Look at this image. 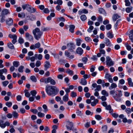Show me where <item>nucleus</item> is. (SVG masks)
I'll list each match as a JSON object with an SVG mask.
<instances>
[{
    "mask_svg": "<svg viewBox=\"0 0 133 133\" xmlns=\"http://www.w3.org/2000/svg\"><path fill=\"white\" fill-rule=\"evenodd\" d=\"M66 72L68 73L70 75L72 76L74 74V72L72 70H71L69 69H67L66 70Z\"/></svg>",
    "mask_w": 133,
    "mask_h": 133,
    "instance_id": "obj_23",
    "label": "nucleus"
},
{
    "mask_svg": "<svg viewBox=\"0 0 133 133\" xmlns=\"http://www.w3.org/2000/svg\"><path fill=\"white\" fill-rule=\"evenodd\" d=\"M63 99L65 102H66L69 100V94H65L63 97Z\"/></svg>",
    "mask_w": 133,
    "mask_h": 133,
    "instance_id": "obj_19",
    "label": "nucleus"
},
{
    "mask_svg": "<svg viewBox=\"0 0 133 133\" xmlns=\"http://www.w3.org/2000/svg\"><path fill=\"white\" fill-rule=\"evenodd\" d=\"M92 86L94 88H96L95 89V91H99L101 90V87L100 85H97L96 83H94L92 84Z\"/></svg>",
    "mask_w": 133,
    "mask_h": 133,
    "instance_id": "obj_8",
    "label": "nucleus"
},
{
    "mask_svg": "<svg viewBox=\"0 0 133 133\" xmlns=\"http://www.w3.org/2000/svg\"><path fill=\"white\" fill-rule=\"evenodd\" d=\"M9 37L10 38L13 39H17V36L16 35H12L10 34L9 35Z\"/></svg>",
    "mask_w": 133,
    "mask_h": 133,
    "instance_id": "obj_35",
    "label": "nucleus"
},
{
    "mask_svg": "<svg viewBox=\"0 0 133 133\" xmlns=\"http://www.w3.org/2000/svg\"><path fill=\"white\" fill-rule=\"evenodd\" d=\"M40 46V43L39 42H38L37 43L35 44V45H31L30 47V48L31 49V50H35L36 48H39Z\"/></svg>",
    "mask_w": 133,
    "mask_h": 133,
    "instance_id": "obj_7",
    "label": "nucleus"
},
{
    "mask_svg": "<svg viewBox=\"0 0 133 133\" xmlns=\"http://www.w3.org/2000/svg\"><path fill=\"white\" fill-rule=\"evenodd\" d=\"M0 21L1 22L3 23L4 22L5 20V17L4 15H2L0 14Z\"/></svg>",
    "mask_w": 133,
    "mask_h": 133,
    "instance_id": "obj_18",
    "label": "nucleus"
},
{
    "mask_svg": "<svg viewBox=\"0 0 133 133\" xmlns=\"http://www.w3.org/2000/svg\"><path fill=\"white\" fill-rule=\"evenodd\" d=\"M30 93L32 96L35 97L37 94V92L36 90H34L31 91L30 92Z\"/></svg>",
    "mask_w": 133,
    "mask_h": 133,
    "instance_id": "obj_53",
    "label": "nucleus"
},
{
    "mask_svg": "<svg viewBox=\"0 0 133 133\" xmlns=\"http://www.w3.org/2000/svg\"><path fill=\"white\" fill-rule=\"evenodd\" d=\"M66 127L67 129L70 130H72V128L73 127V123L72 122H70L69 121H66Z\"/></svg>",
    "mask_w": 133,
    "mask_h": 133,
    "instance_id": "obj_5",
    "label": "nucleus"
},
{
    "mask_svg": "<svg viewBox=\"0 0 133 133\" xmlns=\"http://www.w3.org/2000/svg\"><path fill=\"white\" fill-rule=\"evenodd\" d=\"M14 126L12 125H10V129L9 131L10 133H12L14 132H15V130L14 128Z\"/></svg>",
    "mask_w": 133,
    "mask_h": 133,
    "instance_id": "obj_34",
    "label": "nucleus"
},
{
    "mask_svg": "<svg viewBox=\"0 0 133 133\" xmlns=\"http://www.w3.org/2000/svg\"><path fill=\"white\" fill-rule=\"evenodd\" d=\"M94 28V27L92 25L90 26L89 28L87 29L89 33L91 32Z\"/></svg>",
    "mask_w": 133,
    "mask_h": 133,
    "instance_id": "obj_46",
    "label": "nucleus"
},
{
    "mask_svg": "<svg viewBox=\"0 0 133 133\" xmlns=\"http://www.w3.org/2000/svg\"><path fill=\"white\" fill-rule=\"evenodd\" d=\"M75 28V26L74 25H70L69 26V30L70 31L73 33L74 32V30Z\"/></svg>",
    "mask_w": 133,
    "mask_h": 133,
    "instance_id": "obj_24",
    "label": "nucleus"
},
{
    "mask_svg": "<svg viewBox=\"0 0 133 133\" xmlns=\"http://www.w3.org/2000/svg\"><path fill=\"white\" fill-rule=\"evenodd\" d=\"M50 83L52 85H55L56 84V82L55 80L52 79L51 78L50 81Z\"/></svg>",
    "mask_w": 133,
    "mask_h": 133,
    "instance_id": "obj_60",
    "label": "nucleus"
},
{
    "mask_svg": "<svg viewBox=\"0 0 133 133\" xmlns=\"http://www.w3.org/2000/svg\"><path fill=\"white\" fill-rule=\"evenodd\" d=\"M88 60V59L87 57H84L82 59V61L84 63V64H85L86 63L87 61Z\"/></svg>",
    "mask_w": 133,
    "mask_h": 133,
    "instance_id": "obj_49",
    "label": "nucleus"
},
{
    "mask_svg": "<svg viewBox=\"0 0 133 133\" xmlns=\"http://www.w3.org/2000/svg\"><path fill=\"white\" fill-rule=\"evenodd\" d=\"M32 32L35 39L37 40L40 38L43 34L40 29L38 28H36L33 30Z\"/></svg>",
    "mask_w": 133,
    "mask_h": 133,
    "instance_id": "obj_2",
    "label": "nucleus"
},
{
    "mask_svg": "<svg viewBox=\"0 0 133 133\" xmlns=\"http://www.w3.org/2000/svg\"><path fill=\"white\" fill-rule=\"evenodd\" d=\"M7 45L8 47L10 49H14V45L11 42L8 43Z\"/></svg>",
    "mask_w": 133,
    "mask_h": 133,
    "instance_id": "obj_29",
    "label": "nucleus"
},
{
    "mask_svg": "<svg viewBox=\"0 0 133 133\" xmlns=\"http://www.w3.org/2000/svg\"><path fill=\"white\" fill-rule=\"evenodd\" d=\"M117 87V84L114 83H112V84H111L110 86L109 87V89L111 90L113 88H115Z\"/></svg>",
    "mask_w": 133,
    "mask_h": 133,
    "instance_id": "obj_20",
    "label": "nucleus"
},
{
    "mask_svg": "<svg viewBox=\"0 0 133 133\" xmlns=\"http://www.w3.org/2000/svg\"><path fill=\"white\" fill-rule=\"evenodd\" d=\"M26 9L28 12L31 13L34 12L36 11V9L35 8H32V9L31 6L29 4V6H28Z\"/></svg>",
    "mask_w": 133,
    "mask_h": 133,
    "instance_id": "obj_11",
    "label": "nucleus"
},
{
    "mask_svg": "<svg viewBox=\"0 0 133 133\" xmlns=\"http://www.w3.org/2000/svg\"><path fill=\"white\" fill-rule=\"evenodd\" d=\"M107 37L110 39L114 37V35L112 31H109L107 34Z\"/></svg>",
    "mask_w": 133,
    "mask_h": 133,
    "instance_id": "obj_16",
    "label": "nucleus"
},
{
    "mask_svg": "<svg viewBox=\"0 0 133 133\" xmlns=\"http://www.w3.org/2000/svg\"><path fill=\"white\" fill-rule=\"evenodd\" d=\"M102 131L103 132H105L107 130V126L104 125L102 127Z\"/></svg>",
    "mask_w": 133,
    "mask_h": 133,
    "instance_id": "obj_58",
    "label": "nucleus"
},
{
    "mask_svg": "<svg viewBox=\"0 0 133 133\" xmlns=\"http://www.w3.org/2000/svg\"><path fill=\"white\" fill-rule=\"evenodd\" d=\"M85 114L86 115H92L93 114V113L92 112H91L89 110H87L85 111Z\"/></svg>",
    "mask_w": 133,
    "mask_h": 133,
    "instance_id": "obj_55",
    "label": "nucleus"
},
{
    "mask_svg": "<svg viewBox=\"0 0 133 133\" xmlns=\"http://www.w3.org/2000/svg\"><path fill=\"white\" fill-rule=\"evenodd\" d=\"M132 9V7H129L126 8L125 11L127 13H129L131 12Z\"/></svg>",
    "mask_w": 133,
    "mask_h": 133,
    "instance_id": "obj_42",
    "label": "nucleus"
},
{
    "mask_svg": "<svg viewBox=\"0 0 133 133\" xmlns=\"http://www.w3.org/2000/svg\"><path fill=\"white\" fill-rule=\"evenodd\" d=\"M99 51L100 53L101 54L105 55V50L103 49H99Z\"/></svg>",
    "mask_w": 133,
    "mask_h": 133,
    "instance_id": "obj_57",
    "label": "nucleus"
},
{
    "mask_svg": "<svg viewBox=\"0 0 133 133\" xmlns=\"http://www.w3.org/2000/svg\"><path fill=\"white\" fill-rule=\"evenodd\" d=\"M7 71L6 69L4 68L3 69L0 70V75H2L3 73H6Z\"/></svg>",
    "mask_w": 133,
    "mask_h": 133,
    "instance_id": "obj_27",
    "label": "nucleus"
},
{
    "mask_svg": "<svg viewBox=\"0 0 133 133\" xmlns=\"http://www.w3.org/2000/svg\"><path fill=\"white\" fill-rule=\"evenodd\" d=\"M35 57L37 58L39 60H41L42 59L43 56L41 54H35Z\"/></svg>",
    "mask_w": 133,
    "mask_h": 133,
    "instance_id": "obj_25",
    "label": "nucleus"
},
{
    "mask_svg": "<svg viewBox=\"0 0 133 133\" xmlns=\"http://www.w3.org/2000/svg\"><path fill=\"white\" fill-rule=\"evenodd\" d=\"M30 79L34 82H36L37 81V79L36 77L34 76H32L30 77Z\"/></svg>",
    "mask_w": 133,
    "mask_h": 133,
    "instance_id": "obj_43",
    "label": "nucleus"
},
{
    "mask_svg": "<svg viewBox=\"0 0 133 133\" xmlns=\"http://www.w3.org/2000/svg\"><path fill=\"white\" fill-rule=\"evenodd\" d=\"M51 77H49L47 78H45V83H48L50 82Z\"/></svg>",
    "mask_w": 133,
    "mask_h": 133,
    "instance_id": "obj_39",
    "label": "nucleus"
},
{
    "mask_svg": "<svg viewBox=\"0 0 133 133\" xmlns=\"http://www.w3.org/2000/svg\"><path fill=\"white\" fill-rule=\"evenodd\" d=\"M41 65V62L40 61H37L35 65L36 67H38L40 66Z\"/></svg>",
    "mask_w": 133,
    "mask_h": 133,
    "instance_id": "obj_64",
    "label": "nucleus"
},
{
    "mask_svg": "<svg viewBox=\"0 0 133 133\" xmlns=\"http://www.w3.org/2000/svg\"><path fill=\"white\" fill-rule=\"evenodd\" d=\"M46 64L44 65V66L45 68L47 69L49 68L50 66V63L49 62L46 61L45 62Z\"/></svg>",
    "mask_w": 133,
    "mask_h": 133,
    "instance_id": "obj_37",
    "label": "nucleus"
},
{
    "mask_svg": "<svg viewBox=\"0 0 133 133\" xmlns=\"http://www.w3.org/2000/svg\"><path fill=\"white\" fill-rule=\"evenodd\" d=\"M126 68L127 71L129 73H131L133 71V70L130 68L127 65L126 66Z\"/></svg>",
    "mask_w": 133,
    "mask_h": 133,
    "instance_id": "obj_30",
    "label": "nucleus"
},
{
    "mask_svg": "<svg viewBox=\"0 0 133 133\" xmlns=\"http://www.w3.org/2000/svg\"><path fill=\"white\" fill-rule=\"evenodd\" d=\"M45 91L48 95L53 96L57 94L59 90L55 86L47 85L45 87Z\"/></svg>",
    "mask_w": 133,
    "mask_h": 133,
    "instance_id": "obj_1",
    "label": "nucleus"
},
{
    "mask_svg": "<svg viewBox=\"0 0 133 133\" xmlns=\"http://www.w3.org/2000/svg\"><path fill=\"white\" fill-rule=\"evenodd\" d=\"M10 14L8 10L6 9H4L2 11L1 14L3 15H8Z\"/></svg>",
    "mask_w": 133,
    "mask_h": 133,
    "instance_id": "obj_13",
    "label": "nucleus"
},
{
    "mask_svg": "<svg viewBox=\"0 0 133 133\" xmlns=\"http://www.w3.org/2000/svg\"><path fill=\"white\" fill-rule=\"evenodd\" d=\"M6 24L8 25H11L13 24V20L11 18H9L6 21Z\"/></svg>",
    "mask_w": 133,
    "mask_h": 133,
    "instance_id": "obj_15",
    "label": "nucleus"
},
{
    "mask_svg": "<svg viewBox=\"0 0 133 133\" xmlns=\"http://www.w3.org/2000/svg\"><path fill=\"white\" fill-rule=\"evenodd\" d=\"M38 116L40 117H43L45 116V114L44 113L41 112H39L37 113Z\"/></svg>",
    "mask_w": 133,
    "mask_h": 133,
    "instance_id": "obj_38",
    "label": "nucleus"
},
{
    "mask_svg": "<svg viewBox=\"0 0 133 133\" xmlns=\"http://www.w3.org/2000/svg\"><path fill=\"white\" fill-rule=\"evenodd\" d=\"M97 21L98 22H102L103 21L102 17L100 15H99L98 17Z\"/></svg>",
    "mask_w": 133,
    "mask_h": 133,
    "instance_id": "obj_52",
    "label": "nucleus"
},
{
    "mask_svg": "<svg viewBox=\"0 0 133 133\" xmlns=\"http://www.w3.org/2000/svg\"><path fill=\"white\" fill-rule=\"evenodd\" d=\"M95 118L98 120H100L102 119L101 116L99 115H96L95 116Z\"/></svg>",
    "mask_w": 133,
    "mask_h": 133,
    "instance_id": "obj_45",
    "label": "nucleus"
},
{
    "mask_svg": "<svg viewBox=\"0 0 133 133\" xmlns=\"http://www.w3.org/2000/svg\"><path fill=\"white\" fill-rule=\"evenodd\" d=\"M10 123L8 121H6L5 122V123L3 124H2L1 126L2 128H4L6 126H9L10 125Z\"/></svg>",
    "mask_w": 133,
    "mask_h": 133,
    "instance_id": "obj_31",
    "label": "nucleus"
},
{
    "mask_svg": "<svg viewBox=\"0 0 133 133\" xmlns=\"http://www.w3.org/2000/svg\"><path fill=\"white\" fill-rule=\"evenodd\" d=\"M36 19V18L35 15L31 14L29 16V19L33 21L35 20Z\"/></svg>",
    "mask_w": 133,
    "mask_h": 133,
    "instance_id": "obj_33",
    "label": "nucleus"
},
{
    "mask_svg": "<svg viewBox=\"0 0 133 133\" xmlns=\"http://www.w3.org/2000/svg\"><path fill=\"white\" fill-rule=\"evenodd\" d=\"M120 17V16L118 14H114L112 16V19L114 21H115L118 18Z\"/></svg>",
    "mask_w": 133,
    "mask_h": 133,
    "instance_id": "obj_17",
    "label": "nucleus"
},
{
    "mask_svg": "<svg viewBox=\"0 0 133 133\" xmlns=\"http://www.w3.org/2000/svg\"><path fill=\"white\" fill-rule=\"evenodd\" d=\"M106 63L107 65L111 66L113 65L114 64V62L111 59V58L107 56L106 57Z\"/></svg>",
    "mask_w": 133,
    "mask_h": 133,
    "instance_id": "obj_4",
    "label": "nucleus"
},
{
    "mask_svg": "<svg viewBox=\"0 0 133 133\" xmlns=\"http://www.w3.org/2000/svg\"><path fill=\"white\" fill-rule=\"evenodd\" d=\"M80 18L82 21H84L87 19V18L85 15H83L81 16Z\"/></svg>",
    "mask_w": 133,
    "mask_h": 133,
    "instance_id": "obj_40",
    "label": "nucleus"
},
{
    "mask_svg": "<svg viewBox=\"0 0 133 133\" xmlns=\"http://www.w3.org/2000/svg\"><path fill=\"white\" fill-rule=\"evenodd\" d=\"M76 114L78 116H81L83 115V113L81 111L79 110H77L76 112Z\"/></svg>",
    "mask_w": 133,
    "mask_h": 133,
    "instance_id": "obj_44",
    "label": "nucleus"
},
{
    "mask_svg": "<svg viewBox=\"0 0 133 133\" xmlns=\"http://www.w3.org/2000/svg\"><path fill=\"white\" fill-rule=\"evenodd\" d=\"M122 96L121 91L120 90H117L115 91V94L112 95V96L116 101H120L121 100V98L120 97Z\"/></svg>",
    "mask_w": 133,
    "mask_h": 133,
    "instance_id": "obj_3",
    "label": "nucleus"
},
{
    "mask_svg": "<svg viewBox=\"0 0 133 133\" xmlns=\"http://www.w3.org/2000/svg\"><path fill=\"white\" fill-rule=\"evenodd\" d=\"M104 43L107 46L110 47L112 46V44L110 40L107 38H105Z\"/></svg>",
    "mask_w": 133,
    "mask_h": 133,
    "instance_id": "obj_10",
    "label": "nucleus"
},
{
    "mask_svg": "<svg viewBox=\"0 0 133 133\" xmlns=\"http://www.w3.org/2000/svg\"><path fill=\"white\" fill-rule=\"evenodd\" d=\"M30 111L34 114H36L38 112V111L36 109H31Z\"/></svg>",
    "mask_w": 133,
    "mask_h": 133,
    "instance_id": "obj_62",
    "label": "nucleus"
},
{
    "mask_svg": "<svg viewBox=\"0 0 133 133\" xmlns=\"http://www.w3.org/2000/svg\"><path fill=\"white\" fill-rule=\"evenodd\" d=\"M80 83L82 85H85L87 84V82L85 79L84 78H82Z\"/></svg>",
    "mask_w": 133,
    "mask_h": 133,
    "instance_id": "obj_22",
    "label": "nucleus"
},
{
    "mask_svg": "<svg viewBox=\"0 0 133 133\" xmlns=\"http://www.w3.org/2000/svg\"><path fill=\"white\" fill-rule=\"evenodd\" d=\"M67 48L70 52H73V50L75 49V45L73 43H70L67 45Z\"/></svg>",
    "mask_w": 133,
    "mask_h": 133,
    "instance_id": "obj_6",
    "label": "nucleus"
},
{
    "mask_svg": "<svg viewBox=\"0 0 133 133\" xmlns=\"http://www.w3.org/2000/svg\"><path fill=\"white\" fill-rule=\"evenodd\" d=\"M25 37L27 38L30 41H32L33 40V38L32 36L28 32H26L25 33Z\"/></svg>",
    "mask_w": 133,
    "mask_h": 133,
    "instance_id": "obj_12",
    "label": "nucleus"
},
{
    "mask_svg": "<svg viewBox=\"0 0 133 133\" xmlns=\"http://www.w3.org/2000/svg\"><path fill=\"white\" fill-rule=\"evenodd\" d=\"M125 5L126 6H129L130 5V3L129 0H125Z\"/></svg>",
    "mask_w": 133,
    "mask_h": 133,
    "instance_id": "obj_54",
    "label": "nucleus"
},
{
    "mask_svg": "<svg viewBox=\"0 0 133 133\" xmlns=\"http://www.w3.org/2000/svg\"><path fill=\"white\" fill-rule=\"evenodd\" d=\"M101 93L102 95L106 96H108L109 95L108 93L105 90H102Z\"/></svg>",
    "mask_w": 133,
    "mask_h": 133,
    "instance_id": "obj_28",
    "label": "nucleus"
},
{
    "mask_svg": "<svg viewBox=\"0 0 133 133\" xmlns=\"http://www.w3.org/2000/svg\"><path fill=\"white\" fill-rule=\"evenodd\" d=\"M42 107L44 110V112L45 113H46L48 111L47 107L46 105V104H43L42 106Z\"/></svg>",
    "mask_w": 133,
    "mask_h": 133,
    "instance_id": "obj_36",
    "label": "nucleus"
},
{
    "mask_svg": "<svg viewBox=\"0 0 133 133\" xmlns=\"http://www.w3.org/2000/svg\"><path fill=\"white\" fill-rule=\"evenodd\" d=\"M12 115H13L14 117L15 118H17L18 116V114L15 111L12 112Z\"/></svg>",
    "mask_w": 133,
    "mask_h": 133,
    "instance_id": "obj_47",
    "label": "nucleus"
},
{
    "mask_svg": "<svg viewBox=\"0 0 133 133\" xmlns=\"http://www.w3.org/2000/svg\"><path fill=\"white\" fill-rule=\"evenodd\" d=\"M70 55V53L68 50H66L65 51V55L66 57L70 59L73 58L74 57V55Z\"/></svg>",
    "mask_w": 133,
    "mask_h": 133,
    "instance_id": "obj_9",
    "label": "nucleus"
},
{
    "mask_svg": "<svg viewBox=\"0 0 133 133\" xmlns=\"http://www.w3.org/2000/svg\"><path fill=\"white\" fill-rule=\"evenodd\" d=\"M111 77V75L108 74H106L105 76V77L106 79H108L110 78Z\"/></svg>",
    "mask_w": 133,
    "mask_h": 133,
    "instance_id": "obj_61",
    "label": "nucleus"
},
{
    "mask_svg": "<svg viewBox=\"0 0 133 133\" xmlns=\"http://www.w3.org/2000/svg\"><path fill=\"white\" fill-rule=\"evenodd\" d=\"M70 96L72 97H76L77 95L76 92L74 91H72L71 93Z\"/></svg>",
    "mask_w": 133,
    "mask_h": 133,
    "instance_id": "obj_56",
    "label": "nucleus"
},
{
    "mask_svg": "<svg viewBox=\"0 0 133 133\" xmlns=\"http://www.w3.org/2000/svg\"><path fill=\"white\" fill-rule=\"evenodd\" d=\"M106 29L107 30H109L111 28V25L110 24H108L106 26Z\"/></svg>",
    "mask_w": 133,
    "mask_h": 133,
    "instance_id": "obj_59",
    "label": "nucleus"
},
{
    "mask_svg": "<svg viewBox=\"0 0 133 133\" xmlns=\"http://www.w3.org/2000/svg\"><path fill=\"white\" fill-rule=\"evenodd\" d=\"M57 127L58 126L56 125H54L52 127L53 129L52 131V133H56V130L57 129Z\"/></svg>",
    "mask_w": 133,
    "mask_h": 133,
    "instance_id": "obj_26",
    "label": "nucleus"
},
{
    "mask_svg": "<svg viewBox=\"0 0 133 133\" xmlns=\"http://www.w3.org/2000/svg\"><path fill=\"white\" fill-rule=\"evenodd\" d=\"M19 43L20 44H22L24 43V39L22 37H20L19 38L18 40Z\"/></svg>",
    "mask_w": 133,
    "mask_h": 133,
    "instance_id": "obj_50",
    "label": "nucleus"
},
{
    "mask_svg": "<svg viewBox=\"0 0 133 133\" xmlns=\"http://www.w3.org/2000/svg\"><path fill=\"white\" fill-rule=\"evenodd\" d=\"M76 44L77 45L79 46L81 44V42L82 41V39L79 38L76 39Z\"/></svg>",
    "mask_w": 133,
    "mask_h": 133,
    "instance_id": "obj_21",
    "label": "nucleus"
},
{
    "mask_svg": "<svg viewBox=\"0 0 133 133\" xmlns=\"http://www.w3.org/2000/svg\"><path fill=\"white\" fill-rule=\"evenodd\" d=\"M91 59L93 60L94 61H96L97 59V56L95 55L92 56V57L91 58Z\"/></svg>",
    "mask_w": 133,
    "mask_h": 133,
    "instance_id": "obj_63",
    "label": "nucleus"
},
{
    "mask_svg": "<svg viewBox=\"0 0 133 133\" xmlns=\"http://www.w3.org/2000/svg\"><path fill=\"white\" fill-rule=\"evenodd\" d=\"M13 64L14 67H17L19 64V62L18 61H14V62Z\"/></svg>",
    "mask_w": 133,
    "mask_h": 133,
    "instance_id": "obj_41",
    "label": "nucleus"
},
{
    "mask_svg": "<svg viewBox=\"0 0 133 133\" xmlns=\"http://www.w3.org/2000/svg\"><path fill=\"white\" fill-rule=\"evenodd\" d=\"M99 13L102 14H104L105 13V10L102 8H100L99 9Z\"/></svg>",
    "mask_w": 133,
    "mask_h": 133,
    "instance_id": "obj_32",
    "label": "nucleus"
},
{
    "mask_svg": "<svg viewBox=\"0 0 133 133\" xmlns=\"http://www.w3.org/2000/svg\"><path fill=\"white\" fill-rule=\"evenodd\" d=\"M76 52L77 54L81 55L83 53V51L81 48L79 47L78 48L76 49Z\"/></svg>",
    "mask_w": 133,
    "mask_h": 133,
    "instance_id": "obj_14",
    "label": "nucleus"
},
{
    "mask_svg": "<svg viewBox=\"0 0 133 133\" xmlns=\"http://www.w3.org/2000/svg\"><path fill=\"white\" fill-rule=\"evenodd\" d=\"M12 103L11 102H8L6 103L5 105L8 107H10L12 106Z\"/></svg>",
    "mask_w": 133,
    "mask_h": 133,
    "instance_id": "obj_51",
    "label": "nucleus"
},
{
    "mask_svg": "<svg viewBox=\"0 0 133 133\" xmlns=\"http://www.w3.org/2000/svg\"><path fill=\"white\" fill-rule=\"evenodd\" d=\"M24 68V66L22 65L21 66L18 68V71L20 72H23Z\"/></svg>",
    "mask_w": 133,
    "mask_h": 133,
    "instance_id": "obj_48",
    "label": "nucleus"
}]
</instances>
